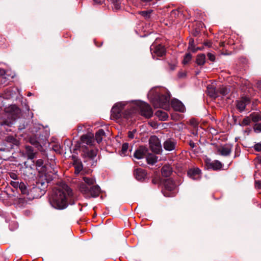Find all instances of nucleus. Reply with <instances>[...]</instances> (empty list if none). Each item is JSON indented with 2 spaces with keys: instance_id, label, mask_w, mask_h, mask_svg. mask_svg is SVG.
<instances>
[{
  "instance_id": "5",
  "label": "nucleus",
  "mask_w": 261,
  "mask_h": 261,
  "mask_svg": "<svg viewBox=\"0 0 261 261\" xmlns=\"http://www.w3.org/2000/svg\"><path fill=\"white\" fill-rule=\"evenodd\" d=\"M137 107L139 109L141 116L146 118H149L152 116V110L148 103L140 101L137 103Z\"/></svg>"
},
{
  "instance_id": "59",
  "label": "nucleus",
  "mask_w": 261,
  "mask_h": 261,
  "mask_svg": "<svg viewBox=\"0 0 261 261\" xmlns=\"http://www.w3.org/2000/svg\"><path fill=\"white\" fill-rule=\"evenodd\" d=\"M259 161H260V162L261 163V157H260V159H259Z\"/></svg>"
},
{
  "instance_id": "31",
  "label": "nucleus",
  "mask_w": 261,
  "mask_h": 261,
  "mask_svg": "<svg viewBox=\"0 0 261 261\" xmlns=\"http://www.w3.org/2000/svg\"><path fill=\"white\" fill-rule=\"evenodd\" d=\"M21 192L23 194H29L30 192L25 184L23 182H20V184L18 187Z\"/></svg>"
},
{
  "instance_id": "51",
  "label": "nucleus",
  "mask_w": 261,
  "mask_h": 261,
  "mask_svg": "<svg viewBox=\"0 0 261 261\" xmlns=\"http://www.w3.org/2000/svg\"><path fill=\"white\" fill-rule=\"evenodd\" d=\"M12 224L14 225L15 228H17V227H18V224H17V223H16V222H13V223H12L10 224V229L11 230H13V229H12V228H11V225H12Z\"/></svg>"
},
{
  "instance_id": "25",
  "label": "nucleus",
  "mask_w": 261,
  "mask_h": 261,
  "mask_svg": "<svg viewBox=\"0 0 261 261\" xmlns=\"http://www.w3.org/2000/svg\"><path fill=\"white\" fill-rule=\"evenodd\" d=\"M8 84V79L5 74V71L3 69H0V87L6 85Z\"/></svg>"
},
{
  "instance_id": "42",
  "label": "nucleus",
  "mask_w": 261,
  "mask_h": 261,
  "mask_svg": "<svg viewBox=\"0 0 261 261\" xmlns=\"http://www.w3.org/2000/svg\"><path fill=\"white\" fill-rule=\"evenodd\" d=\"M37 183H39V186L41 187V189H43L44 190H45V188L47 186V182L44 181H41L39 180L37 182Z\"/></svg>"
},
{
  "instance_id": "19",
  "label": "nucleus",
  "mask_w": 261,
  "mask_h": 261,
  "mask_svg": "<svg viewBox=\"0 0 261 261\" xmlns=\"http://www.w3.org/2000/svg\"><path fill=\"white\" fill-rule=\"evenodd\" d=\"M24 166L25 167L23 169V174H25L28 176L34 175L35 174V169L34 167H32L31 165L28 166L27 163H24Z\"/></svg>"
},
{
  "instance_id": "40",
  "label": "nucleus",
  "mask_w": 261,
  "mask_h": 261,
  "mask_svg": "<svg viewBox=\"0 0 261 261\" xmlns=\"http://www.w3.org/2000/svg\"><path fill=\"white\" fill-rule=\"evenodd\" d=\"M250 119H249V117H246L245 118L243 121H242V125H244V126H245V125H248L250 124Z\"/></svg>"
},
{
  "instance_id": "58",
  "label": "nucleus",
  "mask_w": 261,
  "mask_h": 261,
  "mask_svg": "<svg viewBox=\"0 0 261 261\" xmlns=\"http://www.w3.org/2000/svg\"><path fill=\"white\" fill-rule=\"evenodd\" d=\"M13 139V137H8V140L10 141V140H12Z\"/></svg>"
},
{
  "instance_id": "43",
  "label": "nucleus",
  "mask_w": 261,
  "mask_h": 261,
  "mask_svg": "<svg viewBox=\"0 0 261 261\" xmlns=\"http://www.w3.org/2000/svg\"><path fill=\"white\" fill-rule=\"evenodd\" d=\"M43 161L42 159H39L36 162V167H41L43 166Z\"/></svg>"
},
{
  "instance_id": "26",
  "label": "nucleus",
  "mask_w": 261,
  "mask_h": 261,
  "mask_svg": "<svg viewBox=\"0 0 261 261\" xmlns=\"http://www.w3.org/2000/svg\"><path fill=\"white\" fill-rule=\"evenodd\" d=\"M155 115L159 118V119L162 121H165L167 119L168 116L167 113L163 112L162 110L157 111Z\"/></svg>"
},
{
  "instance_id": "6",
  "label": "nucleus",
  "mask_w": 261,
  "mask_h": 261,
  "mask_svg": "<svg viewBox=\"0 0 261 261\" xmlns=\"http://www.w3.org/2000/svg\"><path fill=\"white\" fill-rule=\"evenodd\" d=\"M149 146L151 150L156 153H160L162 149L161 145L159 139L155 136H151L149 140Z\"/></svg>"
},
{
  "instance_id": "8",
  "label": "nucleus",
  "mask_w": 261,
  "mask_h": 261,
  "mask_svg": "<svg viewBox=\"0 0 261 261\" xmlns=\"http://www.w3.org/2000/svg\"><path fill=\"white\" fill-rule=\"evenodd\" d=\"M150 51L153 59H155L156 56L158 57L163 56L166 52L164 46L161 44L152 45L150 47Z\"/></svg>"
},
{
  "instance_id": "55",
  "label": "nucleus",
  "mask_w": 261,
  "mask_h": 261,
  "mask_svg": "<svg viewBox=\"0 0 261 261\" xmlns=\"http://www.w3.org/2000/svg\"><path fill=\"white\" fill-rule=\"evenodd\" d=\"M141 2H142L143 3H148V2L152 1V0H141Z\"/></svg>"
},
{
  "instance_id": "34",
  "label": "nucleus",
  "mask_w": 261,
  "mask_h": 261,
  "mask_svg": "<svg viewBox=\"0 0 261 261\" xmlns=\"http://www.w3.org/2000/svg\"><path fill=\"white\" fill-rule=\"evenodd\" d=\"M192 59V55L190 53H187L182 60V63L184 65L188 64Z\"/></svg>"
},
{
  "instance_id": "14",
  "label": "nucleus",
  "mask_w": 261,
  "mask_h": 261,
  "mask_svg": "<svg viewBox=\"0 0 261 261\" xmlns=\"http://www.w3.org/2000/svg\"><path fill=\"white\" fill-rule=\"evenodd\" d=\"M176 142L173 139H169L164 143V148L167 151H172L175 149Z\"/></svg>"
},
{
  "instance_id": "44",
  "label": "nucleus",
  "mask_w": 261,
  "mask_h": 261,
  "mask_svg": "<svg viewBox=\"0 0 261 261\" xmlns=\"http://www.w3.org/2000/svg\"><path fill=\"white\" fill-rule=\"evenodd\" d=\"M9 175L12 179L15 180H18V175L16 173L14 172H10L9 173Z\"/></svg>"
},
{
  "instance_id": "36",
  "label": "nucleus",
  "mask_w": 261,
  "mask_h": 261,
  "mask_svg": "<svg viewBox=\"0 0 261 261\" xmlns=\"http://www.w3.org/2000/svg\"><path fill=\"white\" fill-rule=\"evenodd\" d=\"M188 49H190L193 53L196 52V49H195V47L194 45V40L190 39L189 43Z\"/></svg>"
},
{
  "instance_id": "20",
  "label": "nucleus",
  "mask_w": 261,
  "mask_h": 261,
  "mask_svg": "<svg viewBox=\"0 0 261 261\" xmlns=\"http://www.w3.org/2000/svg\"><path fill=\"white\" fill-rule=\"evenodd\" d=\"M172 172V169L169 165H164L161 169L162 175L164 177H169Z\"/></svg>"
},
{
  "instance_id": "3",
  "label": "nucleus",
  "mask_w": 261,
  "mask_h": 261,
  "mask_svg": "<svg viewBox=\"0 0 261 261\" xmlns=\"http://www.w3.org/2000/svg\"><path fill=\"white\" fill-rule=\"evenodd\" d=\"M6 115L8 117V119L5 120L1 123V125L11 126L13 122L20 117L21 113L20 109L16 105H11L5 109Z\"/></svg>"
},
{
  "instance_id": "23",
  "label": "nucleus",
  "mask_w": 261,
  "mask_h": 261,
  "mask_svg": "<svg viewBox=\"0 0 261 261\" xmlns=\"http://www.w3.org/2000/svg\"><path fill=\"white\" fill-rule=\"evenodd\" d=\"M145 158L149 164L153 165L158 162V158L154 154H147Z\"/></svg>"
},
{
  "instance_id": "35",
  "label": "nucleus",
  "mask_w": 261,
  "mask_h": 261,
  "mask_svg": "<svg viewBox=\"0 0 261 261\" xmlns=\"http://www.w3.org/2000/svg\"><path fill=\"white\" fill-rule=\"evenodd\" d=\"M128 148V143H123L122 146L121 155H125Z\"/></svg>"
},
{
  "instance_id": "11",
  "label": "nucleus",
  "mask_w": 261,
  "mask_h": 261,
  "mask_svg": "<svg viewBox=\"0 0 261 261\" xmlns=\"http://www.w3.org/2000/svg\"><path fill=\"white\" fill-rule=\"evenodd\" d=\"M232 149V146L229 144H226L218 148L217 153L222 156L229 155Z\"/></svg>"
},
{
  "instance_id": "13",
  "label": "nucleus",
  "mask_w": 261,
  "mask_h": 261,
  "mask_svg": "<svg viewBox=\"0 0 261 261\" xmlns=\"http://www.w3.org/2000/svg\"><path fill=\"white\" fill-rule=\"evenodd\" d=\"M134 174L135 178L138 180L141 181L144 180L146 178L147 173L144 169L139 168L134 170Z\"/></svg>"
},
{
  "instance_id": "30",
  "label": "nucleus",
  "mask_w": 261,
  "mask_h": 261,
  "mask_svg": "<svg viewBox=\"0 0 261 261\" xmlns=\"http://www.w3.org/2000/svg\"><path fill=\"white\" fill-rule=\"evenodd\" d=\"M207 91L208 94L211 97H215L217 96L215 88L213 86L208 85L207 87Z\"/></svg>"
},
{
  "instance_id": "1",
  "label": "nucleus",
  "mask_w": 261,
  "mask_h": 261,
  "mask_svg": "<svg viewBox=\"0 0 261 261\" xmlns=\"http://www.w3.org/2000/svg\"><path fill=\"white\" fill-rule=\"evenodd\" d=\"M51 205L58 210H63L68 204H74L73 193L71 189L65 184H62L58 187L49 199Z\"/></svg>"
},
{
  "instance_id": "52",
  "label": "nucleus",
  "mask_w": 261,
  "mask_h": 261,
  "mask_svg": "<svg viewBox=\"0 0 261 261\" xmlns=\"http://www.w3.org/2000/svg\"><path fill=\"white\" fill-rule=\"evenodd\" d=\"M171 70H173L175 69L176 66L174 64H169Z\"/></svg>"
},
{
  "instance_id": "22",
  "label": "nucleus",
  "mask_w": 261,
  "mask_h": 261,
  "mask_svg": "<svg viewBox=\"0 0 261 261\" xmlns=\"http://www.w3.org/2000/svg\"><path fill=\"white\" fill-rule=\"evenodd\" d=\"M73 165H74V168H75V171H74L75 174H79V173L83 169V165H82V162L78 159H76L75 160H74Z\"/></svg>"
},
{
  "instance_id": "21",
  "label": "nucleus",
  "mask_w": 261,
  "mask_h": 261,
  "mask_svg": "<svg viewBox=\"0 0 261 261\" xmlns=\"http://www.w3.org/2000/svg\"><path fill=\"white\" fill-rule=\"evenodd\" d=\"M25 153L29 159L33 160L35 157L36 152L34 151L33 147L32 146H25Z\"/></svg>"
},
{
  "instance_id": "48",
  "label": "nucleus",
  "mask_w": 261,
  "mask_h": 261,
  "mask_svg": "<svg viewBox=\"0 0 261 261\" xmlns=\"http://www.w3.org/2000/svg\"><path fill=\"white\" fill-rule=\"evenodd\" d=\"M254 149L257 151H261V144L257 143L254 145Z\"/></svg>"
},
{
  "instance_id": "28",
  "label": "nucleus",
  "mask_w": 261,
  "mask_h": 261,
  "mask_svg": "<svg viewBox=\"0 0 261 261\" xmlns=\"http://www.w3.org/2000/svg\"><path fill=\"white\" fill-rule=\"evenodd\" d=\"M205 62V56L203 54H200L197 56L196 63L198 65H203Z\"/></svg>"
},
{
  "instance_id": "33",
  "label": "nucleus",
  "mask_w": 261,
  "mask_h": 261,
  "mask_svg": "<svg viewBox=\"0 0 261 261\" xmlns=\"http://www.w3.org/2000/svg\"><path fill=\"white\" fill-rule=\"evenodd\" d=\"M165 187L168 190L172 191L174 189L175 185L173 181L168 180L165 182Z\"/></svg>"
},
{
  "instance_id": "57",
  "label": "nucleus",
  "mask_w": 261,
  "mask_h": 261,
  "mask_svg": "<svg viewBox=\"0 0 261 261\" xmlns=\"http://www.w3.org/2000/svg\"><path fill=\"white\" fill-rule=\"evenodd\" d=\"M195 49H196V51H197L198 50H202V48L201 47H196V48H195Z\"/></svg>"
},
{
  "instance_id": "15",
  "label": "nucleus",
  "mask_w": 261,
  "mask_h": 261,
  "mask_svg": "<svg viewBox=\"0 0 261 261\" xmlns=\"http://www.w3.org/2000/svg\"><path fill=\"white\" fill-rule=\"evenodd\" d=\"M206 164L208 168L215 170L220 169L222 167V163L218 160L211 162L210 160H207L206 161Z\"/></svg>"
},
{
  "instance_id": "39",
  "label": "nucleus",
  "mask_w": 261,
  "mask_h": 261,
  "mask_svg": "<svg viewBox=\"0 0 261 261\" xmlns=\"http://www.w3.org/2000/svg\"><path fill=\"white\" fill-rule=\"evenodd\" d=\"M16 180L17 181H11L10 182V184L14 188L17 189V188H18V187L20 184V182H19L17 180Z\"/></svg>"
},
{
  "instance_id": "29",
  "label": "nucleus",
  "mask_w": 261,
  "mask_h": 261,
  "mask_svg": "<svg viewBox=\"0 0 261 261\" xmlns=\"http://www.w3.org/2000/svg\"><path fill=\"white\" fill-rule=\"evenodd\" d=\"M113 5L112 8L115 11H117L121 8V2L120 0H108Z\"/></svg>"
},
{
  "instance_id": "2",
  "label": "nucleus",
  "mask_w": 261,
  "mask_h": 261,
  "mask_svg": "<svg viewBox=\"0 0 261 261\" xmlns=\"http://www.w3.org/2000/svg\"><path fill=\"white\" fill-rule=\"evenodd\" d=\"M84 182L79 185V190L86 198H95L99 196L100 188L98 185H95V179L90 177H83Z\"/></svg>"
},
{
  "instance_id": "41",
  "label": "nucleus",
  "mask_w": 261,
  "mask_h": 261,
  "mask_svg": "<svg viewBox=\"0 0 261 261\" xmlns=\"http://www.w3.org/2000/svg\"><path fill=\"white\" fill-rule=\"evenodd\" d=\"M254 130L257 133L261 132V123H257L254 126Z\"/></svg>"
},
{
  "instance_id": "10",
  "label": "nucleus",
  "mask_w": 261,
  "mask_h": 261,
  "mask_svg": "<svg viewBox=\"0 0 261 261\" xmlns=\"http://www.w3.org/2000/svg\"><path fill=\"white\" fill-rule=\"evenodd\" d=\"M148 154V149L145 146H141L137 148L134 153V156L137 159H142Z\"/></svg>"
},
{
  "instance_id": "53",
  "label": "nucleus",
  "mask_w": 261,
  "mask_h": 261,
  "mask_svg": "<svg viewBox=\"0 0 261 261\" xmlns=\"http://www.w3.org/2000/svg\"><path fill=\"white\" fill-rule=\"evenodd\" d=\"M12 93L10 91V93L8 95V96H4L6 98H9L11 97H12Z\"/></svg>"
},
{
  "instance_id": "54",
  "label": "nucleus",
  "mask_w": 261,
  "mask_h": 261,
  "mask_svg": "<svg viewBox=\"0 0 261 261\" xmlns=\"http://www.w3.org/2000/svg\"><path fill=\"white\" fill-rule=\"evenodd\" d=\"M190 146H191V147L194 148V146H195V144H194V142H190Z\"/></svg>"
},
{
  "instance_id": "47",
  "label": "nucleus",
  "mask_w": 261,
  "mask_h": 261,
  "mask_svg": "<svg viewBox=\"0 0 261 261\" xmlns=\"http://www.w3.org/2000/svg\"><path fill=\"white\" fill-rule=\"evenodd\" d=\"M135 129L133 131H129L128 133V137L129 139H133L134 138V134L136 133Z\"/></svg>"
},
{
  "instance_id": "4",
  "label": "nucleus",
  "mask_w": 261,
  "mask_h": 261,
  "mask_svg": "<svg viewBox=\"0 0 261 261\" xmlns=\"http://www.w3.org/2000/svg\"><path fill=\"white\" fill-rule=\"evenodd\" d=\"M155 100L153 102L154 107L167 109L169 107L170 95L168 92L164 90L162 92H155Z\"/></svg>"
},
{
  "instance_id": "46",
  "label": "nucleus",
  "mask_w": 261,
  "mask_h": 261,
  "mask_svg": "<svg viewBox=\"0 0 261 261\" xmlns=\"http://www.w3.org/2000/svg\"><path fill=\"white\" fill-rule=\"evenodd\" d=\"M190 124L194 127H196L198 126V122L194 119H192L190 121Z\"/></svg>"
},
{
  "instance_id": "16",
  "label": "nucleus",
  "mask_w": 261,
  "mask_h": 261,
  "mask_svg": "<svg viewBox=\"0 0 261 261\" xmlns=\"http://www.w3.org/2000/svg\"><path fill=\"white\" fill-rule=\"evenodd\" d=\"M171 105L174 110L180 112H184L185 111L184 105L178 100L175 99L171 101Z\"/></svg>"
},
{
  "instance_id": "9",
  "label": "nucleus",
  "mask_w": 261,
  "mask_h": 261,
  "mask_svg": "<svg viewBox=\"0 0 261 261\" xmlns=\"http://www.w3.org/2000/svg\"><path fill=\"white\" fill-rule=\"evenodd\" d=\"M45 190L41 189L39 186V183H36V186L33 187L30 191V193L33 195V198L41 197L45 193Z\"/></svg>"
},
{
  "instance_id": "32",
  "label": "nucleus",
  "mask_w": 261,
  "mask_h": 261,
  "mask_svg": "<svg viewBox=\"0 0 261 261\" xmlns=\"http://www.w3.org/2000/svg\"><path fill=\"white\" fill-rule=\"evenodd\" d=\"M253 122H256L261 120V115L258 113H253L250 115Z\"/></svg>"
},
{
  "instance_id": "12",
  "label": "nucleus",
  "mask_w": 261,
  "mask_h": 261,
  "mask_svg": "<svg viewBox=\"0 0 261 261\" xmlns=\"http://www.w3.org/2000/svg\"><path fill=\"white\" fill-rule=\"evenodd\" d=\"M188 175L194 180L198 179L201 176V170L198 168L190 169L188 171Z\"/></svg>"
},
{
  "instance_id": "45",
  "label": "nucleus",
  "mask_w": 261,
  "mask_h": 261,
  "mask_svg": "<svg viewBox=\"0 0 261 261\" xmlns=\"http://www.w3.org/2000/svg\"><path fill=\"white\" fill-rule=\"evenodd\" d=\"M208 59L212 62H214L215 60V56L214 54L211 53H208L207 55Z\"/></svg>"
},
{
  "instance_id": "38",
  "label": "nucleus",
  "mask_w": 261,
  "mask_h": 261,
  "mask_svg": "<svg viewBox=\"0 0 261 261\" xmlns=\"http://www.w3.org/2000/svg\"><path fill=\"white\" fill-rule=\"evenodd\" d=\"M151 13V11H144L141 12V15L145 17L146 18H148L150 16V14Z\"/></svg>"
},
{
  "instance_id": "49",
  "label": "nucleus",
  "mask_w": 261,
  "mask_h": 261,
  "mask_svg": "<svg viewBox=\"0 0 261 261\" xmlns=\"http://www.w3.org/2000/svg\"><path fill=\"white\" fill-rule=\"evenodd\" d=\"M255 187L258 189H261V180H255Z\"/></svg>"
},
{
  "instance_id": "37",
  "label": "nucleus",
  "mask_w": 261,
  "mask_h": 261,
  "mask_svg": "<svg viewBox=\"0 0 261 261\" xmlns=\"http://www.w3.org/2000/svg\"><path fill=\"white\" fill-rule=\"evenodd\" d=\"M220 92L223 95H227L229 92V90L227 87H222L220 88Z\"/></svg>"
},
{
  "instance_id": "56",
  "label": "nucleus",
  "mask_w": 261,
  "mask_h": 261,
  "mask_svg": "<svg viewBox=\"0 0 261 261\" xmlns=\"http://www.w3.org/2000/svg\"><path fill=\"white\" fill-rule=\"evenodd\" d=\"M94 1L97 4H101L100 1L99 0H94Z\"/></svg>"
},
{
  "instance_id": "50",
  "label": "nucleus",
  "mask_w": 261,
  "mask_h": 261,
  "mask_svg": "<svg viewBox=\"0 0 261 261\" xmlns=\"http://www.w3.org/2000/svg\"><path fill=\"white\" fill-rule=\"evenodd\" d=\"M3 195H7L8 198H10L11 197V194L8 193V190L7 191H4L2 192Z\"/></svg>"
},
{
  "instance_id": "24",
  "label": "nucleus",
  "mask_w": 261,
  "mask_h": 261,
  "mask_svg": "<svg viewBox=\"0 0 261 261\" xmlns=\"http://www.w3.org/2000/svg\"><path fill=\"white\" fill-rule=\"evenodd\" d=\"M81 141L83 143L88 145H92L93 143V138L88 135H83L81 138Z\"/></svg>"
},
{
  "instance_id": "18",
  "label": "nucleus",
  "mask_w": 261,
  "mask_h": 261,
  "mask_svg": "<svg viewBox=\"0 0 261 261\" xmlns=\"http://www.w3.org/2000/svg\"><path fill=\"white\" fill-rule=\"evenodd\" d=\"M249 102V99L247 97L243 98L237 102V107L240 112H243L246 107V105Z\"/></svg>"
},
{
  "instance_id": "7",
  "label": "nucleus",
  "mask_w": 261,
  "mask_h": 261,
  "mask_svg": "<svg viewBox=\"0 0 261 261\" xmlns=\"http://www.w3.org/2000/svg\"><path fill=\"white\" fill-rule=\"evenodd\" d=\"M125 104L123 102H118L116 103L112 108L111 113L113 116L116 119H119L122 117V112L124 109Z\"/></svg>"
},
{
  "instance_id": "17",
  "label": "nucleus",
  "mask_w": 261,
  "mask_h": 261,
  "mask_svg": "<svg viewBox=\"0 0 261 261\" xmlns=\"http://www.w3.org/2000/svg\"><path fill=\"white\" fill-rule=\"evenodd\" d=\"M98 149L94 148L92 149H86L83 151V155L89 159L93 160L97 155Z\"/></svg>"
},
{
  "instance_id": "27",
  "label": "nucleus",
  "mask_w": 261,
  "mask_h": 261,
  "mask_svg": "<svg viewBox=\"0 0 261 261\" xmlns=\"http://www.w3.org/2000/svg\"><path fill=\"white\" fill-rule=\"evenodd\" d=\"M105 135V133L103 129H99L95 133V139L98 143H100L103 139V137Z\"/></svg>"
}]
</instances>
